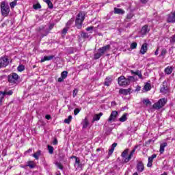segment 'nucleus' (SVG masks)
I'll use <instances>...</instances> for the list:
<instances>
[{
	"mask_svg": "<svg viewBox=\"0 0 175 175\" xmlns=\"http://www.w3.org/2000/svg\"><path fill=\"white\" fill-rule=\"evenodd\" d=\"M1 15L3 17H8L9 16V13H10V7L9 4L6 3V1H2L0 5Z\"/></svg>",
	"mask_w": 175,
	"mask_h": 175,
	"instance_id": "1",
	"label": "nucleus"
},
{
	"mask_svg": "<svg viewBox=\"0 0 175 175\" xmlns=\"http://www.w3.org/2000/svg\"><path fill=\"white\" fill-rule=\"evenodd\" d=\"M85 17V14L84 12H79L75 20V25L78 29H80L83 25V21H84V18Z\"/></svg>",
	"mask_w": 175,
	"mask_h": 175,
	"instance_id": "2",
	"label": "nucleus"
},
{
	"mask_svg": "<svg viewBox=\"0 0 175 175\" xmlns=\"http://www.w3.org/2000/svg\"><path fill=\"white\" fill-rule=\"evenodd\" d=\"M167 103V99L165 98H163L159 99L156 103L153 105V109H156V110H159V109H162L165 105Z\"/></svg>",
	"mask_w": 175,
	"mask_h": 175,
	"instance_id": "3",
	"label": "nucleus"
},
{
	"mask_svg": "<svg viewBox=\"0 0 175 175\" xmlns=\"http://www.w3.org/2000/svg\"><path fill=\"white\" fill-rule=\"evenodd\" d=\"M118 84L121 87L129 85V81L124 76H120L118 78Z\"/></svg>",
	"mask_w": 175,
	"mask_h": 175,
	"instance_id": "4",
	"label": "nucleus"
},
{
	"mask_svg": "<svg viewBox=\"0 0 175 175\" xmlns=\"http://www.w3.org/2000/svg\"><path fill=\"white\" fill-rule=\"evenodd\" d=\"M18 80V75L16 72H13L8 75V81L9 83H12L13 84H15L16 81Z\"/></svg>",
	"mask_w": 175,
	"mask_h": 175,
	"instance_id": "5",
	"label": "nucleus"
},
{
	"mask_svg": "<svg viewBox=\"0 0 175 175\" xmlns=\"http://www.w3.org/2000/svg\"><path fill=\"white\" fill-rule=\"evenodd\" d=\"M9 65V59L6 57L0 58V69L1 68H6Z\"/></svg>",
	"mask_w": 175,
	"mask_h": 175,
	"instance_id": "6",
	"label": "nucleus"
},
{
	"mask_svg": "<svg viewBox=\"0 0 175 175\" xmlns=\"http://www.w3.org/2000/svg\"><path fill=\"white\" fill-rule=\"evenodd\" d=\"M136 148H137V146H135L132 151L130 152V154H129V156L127 157H125V159H124V163H128V162H129V161H131V159H132V157H133V154H135V152H136Z\"/></svg>",
	"mask_w": 175,
	"mask_h": 175,
	"instance_id": "7",
	"label": "nucleus"
},
{
	"mask_svg": "<svg viewBox=\"0 0 175 175\" xmlns=\"http://www.w3.org/2000/svg\"><path fill=\"white\" fill-rule=\"evenodd\" d=\"M75 163L74 164V166L75 167L76 170H83V165L81 164V162L80 161V159H79L77 157H75Z\"/></svg>",
	"mask_w": 175,
	"mask_h": 175,
	"instance_id": "8",
	"label": "nucleus"
},
{
	"mask_svg": "<svg viewBox=\"0 0 175 175\" xmlns=\"http://www.w3.org/2000/svg\"><path fill=\"white\" fill-rule=\"evenodd\" d=\"M167 23H175V10L167 16Z\"/></svg>",
	"mask_w": 175,
	"mask_h": 175,
	"instance_id": "9",
	"label": "nucleus"
},
{
	"mask_svg": "<svg viewBox=\"0 0 175 175\" xmlns=\"http://www.w3.org/2000/svg\"><path fill=\"white\" fill-rule=\"evenodd\" d=\"M118 116V112L117 111H113L108 119V122H111V121L113 122L116 121V118H117Z\"/></svg>",
	"mask_w": 175,
	"mask_h": 175,
	"instance_id": "10",
	"label": "nucleus"
},
{
	"mask_svg": "<svg viewBox=\"0 0 175 175\" xmlns=\"http://www.w3.org/2000/svg\"><path fill=\"white\" fill-rule=\"evenodd\" d=\"M148 50V44L145 42L142 45L140 53L141 54L144 55L145 53H147Z\"/></svg>",
	"mask_w": 175,
	"mask_h": 175,
	"instance_id": "11",
	"label": "nucleus"
},
{
	"mask_svg": "<svg viewBox=\"0 0 175 175\" xmlns=\"http://www.w3.org/2000/svg\"><path fill=\"white\" fill-rule=\"evenodd\" d=\"M144 170V164L143 162L139 161L137 164V171L138 173H142Z\"/></svg>",
	"mask_w": 175,
	"mask_h": 175,
	"instance_id": "12",
	"label": "nucleus"
},
{
	"mask_svg": "<svg viewBox=\"0 0 175 175\" xmlns=\"http://www.w3.org/2000/svg\"><path fill=\"white\" fill-rule=\"evenodd\" d=\"M155 158H157V154H152L151 157H148V162L147 164V167H151V166H152V161H154V159H155Z\"/></svg>",
	"mask_w": 175,
	"mask_h": 175,
	"instance_id": "13",
	"label": "nucleus"
},
{
	"mask_svg": "<svg viewBox=\"0 0 175 175\" xmlns=\"http://www.w3.org/2000/svg\"><path fill=\"white\" fill-rule=\"evenodd\" d=\"M131 88H129V89H120L119 90V94H120V95H124V96H126V95H129V94H131Z\"/></svg>",
	"mask_w": 175,
	"mask_h": 175,
	"instance_id": "14",
	"label": "nucleus"
},
{
	"mask_svg": "<svg viewBox=\"0 0 175 175\" xmlns=\"http://www.w3.org/2000/svg\"><path fill=\"white\" fill-rule=\"evenodd\" d=\"M150 32V29L148 28V25H144L141 29V34L144 36V35H147Z\"/></svg>",
	"mask_w": 175,
	"mask_h": 175,
	"instance_id": "15",
	"label": "nucleus"
},
{
	"mask_svg": "<svg viewBox=\"0 0 175 175\" xmlns=\"http://www.w3.org/2000/svg\"><path fill=\"white\" fill-rule=\"evenodd\" d=\"M110 49H111V47L110 46V44H108L100 48L99 50L101 51V54H105V53L109 51Z\"/></svg>",
	"mask_w": 175,
	"mask_h": 175,
	"instance_id": "16",
	"label": "nucleus"
},
{
	"mask_svg": "<svg viewBox=\"0 0 175 175\" xmlns=\"http://www.w3.org/2000/svg\"><path fill=\"white\" fill-rule=\"evenodd\" d=\"M103 116V113L100 112L98 114H96L93 117L92 122H95V121H99L100 120V117Z\"/></svg>",
	"mask_w": 175,
	"mask_h": 175,
	"instance_id": "17",
	"label": "nucleus"
},
{
	"mask_svg": "<svg viewBox=\"0 0 175 175\" xmlns=\"http://www.w3.org/2000/svg\"><path fill=\"white\" fill-rule=\"evenodd\" d=\"M114 13L115 14H125V11L121 8H114Z\"/></svg>",
	"mask_w": 175,
	"mask_h": 175,
	"instance_id": "18",
	"label": "nucleus"
},
{
	"mask_svg": "<svg viewBox=\"0 0 175 175\" xmlns=\"http://www.w3.org/2000/svg\"><path fill=\"white\" fill-rule=\"evenodd\" d=\"M165 147H167V143L164 142L161 144L160 145V154H163L164 151H165Z\"/></svg>",
	"mask_w": 175,
	"mask_h": 175,
	"instance_id": "19",
	"label": "nucleus"
},
{
	"mask_svg": "<svg viewBox=\"0 0 175 175\" xmlns=\"http://www.w3.org/2000/svg\"><path fill=\"white\" fill-rule=\"evenodd\" d=\"M38 31L41 33L42 38H44V36H47V35L49 34V31H44V27H39ZM43 32H44V34H43Z\"/></svg>",
	"mask_w": 175,
	"mask_h": 175,
	"instance_id": "20",
	"label": "nucleus"
},
{
	"mask_svg": "<svg viewBox=\"0 0 175 175\" xmlns=\"http://www.w3.org/2000/svg\"><path fill=\"white\" fill-rule=\"evenodd\" d=\"M131 74L135 75V76H138L139 79H143V75H142V72L140 70H137V71H131Z\"/></svg>",
	"mask_w": 175,
	"mask_h": 175,
	"instance_id": "21",
	"label": "nucleus"
},
{
	"mask_svg": "<svg viewBox=\"0 0 175 175\" xmlns=\"http://www.w3.org/2000/svg\"><path fill=\"white\" fill-rule=\"evenodd\" d=\"M126 120H128V113H124L122 117L120 118H119V121H120V122H125V121H126Z\"/></svg>",
	"mask_w": 175,
	"mask_h": 175,
	"instance_id": "22",
	"label": "nucleus"
},
{
	"mask_svg": "<svg viewBox=\"0 0 175 175\" xmlns=\"http://www.w3.org/2000/svg\"><path fill=\"white\" fill-rule=\"evenodd\" d=\"M54 58V55H50V56H44L42 59L41 62H44L45 61H51Z\"/></svg>",
	"mask_w": 175,
	"mask_h": 175,
	"instance_id": "23",
	"label": "nucleus"
},
{
	"mask_svg": "<svg viewBox=\"0 0 175 175\" xmlns=\"http://www.w3.org/2000/svg\"><path fill=\"white\" fill-rule=\"evenodd\" d=\"M128 152H129V149H125L121 154L122 158L125 159V158H128Z\"/></svg>",
	"mask_w": 175,
	"mask_h": 175,
	"instance_id": "24",
	"label": "nucleus"
},
{
	"mask_svg": "<svg viewBox=\"0 0 175 175\" xmlns=\"http://www.w3.org/2000/svg\"><path fill=\"white\" fill-rule=\"evenodd\" d=\"M41 154H42V151L38 150L34 154H33L32 157H33V158H35V159L38 161V159H39V156L41 155Z\"/></svg>",
	"mask_w": 175,
	"mask_h": 175,
	"instance_id": "25",
	"label": "nucleus"
},
{
	"mask_svg": "<svg viewBox=\"0 0 175 175\" xmlns=\"http://www.w3.org/2000/svg\"><path fill=\"white\" fill-rule=\"evenodd\" d=\"M102 55H103V53H102L101 51L98 49V53L94 55V59H99Z\"/></svg>",
	"mask_w": 175,
	"mask_h": 175,
	"instance_id": "26",
	"label": "nucleus"
},
{
	"mask_svg": "<svg viewBox=\"0 0 175 175\" xmlns=\"http://www.w3.org/2000/svg\"><path fill=\"white\" fill-rule=\"evenodd\" d=\"M43 1L48 5L49 9H53V8H54L53 3H51V0H43Z\"/></svg>",
	"mask_w": 175,
	"mask_h": 175,
	"instance_id": "27",
	"label": "nucleus"
},
{
	"mask_svg": "<svg viewBox=\"0 0 175 175\" xmlns=\"http://www.w3.org/2000/svg\"><path fill=\"white\" fill-rule=\"evenodd\" d=\"M172 72H173V68L172 67L168 66L165 69V73L166 75H170Z\"/></svg>",
	"mask_w": 175,
	"mask_h": 175,
	"instance_id": "28",
	"label": "nucleus"
},
{
	"mask_svg": "<svg viewBox=\"0 0 175 175\" xmlns=\"http://www.w3.org/2000/svg\"><path fill=\"white\" fill-rule=\"evenodd\" d=\"M83 129H85V128H88V120L87 118H85V120L82 122Z\"/></svg>",
	"mask_w": 175,
	"mask_h": 175,
	"instance_id": "29",
	"label": "nucleus"
},
{
	"mask_svg": "<svg viewBox=\"0 0 175 175\" xmlns=\"http://www.w3.org/2000/svg\"><path fill=\"white\" fill-rule=\"evenodd\" d=\"M112 79L111 78H106L105 81V85H107V87H109L110 84H111Z\"/></svg>",
	"mask_w": 175,
	"mask_h": 175,
	"instance_id": "30",
	"label": "nucleus"
},
{
	"mask_svg": "<svg viewBox=\"0 0 175 175\" xmlns=\"http://www.w3.org/2000/svg\"><path fill=\"white\" fill-rule=\"evenodd\" d=\"M144 90L145 91H150V90H151V84H150L149 83H147L146 84H145L144 87Z\"/></svg>",
	"mask_w": 175,
	"mask_h": 175,
	"instance_id": "31",
	"label": "nucleus"
},
{
	"mask_svg": "<svg viewBox=\"0 0 175 175\" xmlns=\"http://www.w3.org/2000/svg\"><path fill=\"white\" fill-rule=\"evenodd\" d=\"M160 91L162 94H167L169 91V89L167 88V87L163 86L161 88Z\"/></svg>",
	"mask_w": 175,
	"mask_h": 175,
	"instance_id": "32",
	"label": "nucleus"
},
{
	"mask_svg": "<svg viewBox=\"0 0 175 175\" xmlns=\"http://www.w3.org/2000/svg\"><path fill=\"white\" fill-rule=\"evenodd\" d=\"M167 53V50L164 48L161 50V53L160 55L161 57H163L165 58Z\"/></svg>",
	"mask_w": 175,
	"mask_h": 175,
	"instance_id": "33",
	"label": "nucleus"
},
{
	"mask_svg": "<svg viewBox=\"0 0 175 175\" xmlns=\"http://www.w3.org/2000/svg\"><path fill=\"white\" fill-rule=\"evenodd\" d=\"M72 116H69L68 118L64 120V122L65 124H70V122H72Z\"/></svg>",
	"mask_w": 175,
	"mask_h": 175,
	"instance_id": "34",
	"label": "nucleus"
},
{
	"mask_svg": "<svg viewBox=\"0 0 175 175\" xmlns=\"http://www.w3.org/2000/svg\"><path fill=\"white\" fill-rule=\"evenodd\" d=\"M126 80H128L129 85V84H131V81H135V77H133V76H129L126 78Z\"/></svg>",
	"mask_w": 175,
	"mask_h": 175,
	"instance_id": "35",
	"label": "nucleus"
},
{
	"mask_svg": "<svg viewBox=\"0 0 175 175\" xmlns=\"http://www.w3.org/2000/svg\"><path fill=\"white\" fill-rule=\"evenodd\" d=\"M61 77H62L63 79H66L68 77V71H63L61 73Z\"/></svg>",
	"mask_w": 175,
	"mask_h": 175,
	"instance_id": "36",
	"label": "nucleus"
},
{
	"mask_svg": "<svg viewBox=\"0 0 175 175\" xmlns=\"http://www.w3.org/2000/svg\"><path fill=\"white\" fill-rule=\"evenodd\" d=\"M25 67L24 66V65H20L17 68L18 72H23L25 70Z\"/></svg>",
	"mask_w": 175,
	"mask_h": 175,
	"instance_id": "37",
	"label": "nucleus"
},
{
	"mask_svg": "<svg viewBox=\"0 0 175 175\" xmlns=\"http://www.w3.org/2000/svg\"><path fill=\"white\" fill-rule=\"evenodd\" d=\"M74 21H75L74 18H71L70 21H68V23H66L67 28H69V27L73 24Z\"/></svg>",
	"mask_w": 175,
	"mask_h": 175,
	"instance_id": "38",
	"label": "nucleus"
},
{
	"mask_svg": "<svg viewBox=\"0 0 175 175\" xmlns=\"http://www.w3.org/2000/svg\"><path fill=\"white\" fill-rule=\"evenodd\" d=\"M33 9L36 10H38V9H42V5H40V3H38L36 4H34L33 5Z\"/></svg>",
	"mask_w": 175,
	"mask_h": 175,
	"instance_id": "39",
	"label": "nucleus"
},
{
	"mask_svg": "<svg viewBox=\"0 0 175 175\" xmlns=\"http://www.w3.org/2000/svg\"><path fill=\"white\" fill-rule=\"evenodd\" d=\"M48 150H49V154L54 153V148L50 145H48Z\"/></svg>",
	"mask_w": 175,
	"mask_h": 175,
	"instance_id": "40",
	"label": "nucleus"
},
{
	"mask_svg": "<svg viewBox=\"0 0 175 175\" xmlns=\"http://www.w3.org/2000/svg\"><path fill=\"white\" fill-rule=\"evenodd\" d=\"M143 103L144 105H146V106H148V105H151V101L148 99H144Z\"/></svg>",
	"mask_w": 175,
	"mask_h": 175,
	"instance_id": "41",
	"label": "nucleus"
},
{
	"mask_svg": "<svg viewBox=\"0 0 175 175\" xmlns=\"http://www.w3.org/2000/svg\"><path fill=\"white\" fill-rule=\"evenodd\" d=\"M17 5V1H12L10 3L11 9H14V7Z\"/></svg>",
	"mask_w": 175,
	"mask_h": 175,
	"instance_id": "42",
	"label": "nucleus"
},
{
	"mask_svg": "<svg viewBox=\"0 0 175 175\" xmlns=\"http://www.w3.org/2000/svg\"><path fill=\"white\" fill-rule=\"evenodd\" d=\"M136 47H137V42L131 43V50H135V49H136Z\"/></svg>",
	"mask_w": 175,
	"mask_h": 175,
	"instance_id": "43",
	"label": "nucleus"
},
{
	"mask_svg": "<svg viewBox=\"0 0 175 175\" xmlns=\"http://www.w3.org/2000/svg\"><path fill=\"white\" fill-rule=\"evenodd\" d=\"M133 17V13L132 12L129 13L126 16L127 20H132Z\"/></svg>",
	"mask_w": 175,
	"mask_h": 175,
	"instance_id": "44",
	"label": "nucleus"
},
{
	"mask_svg": "<svg viewBox=\"0 0 175 175\" xmlns=\"http://www.w3.org/2000/svg\"><path fill=\"white\" fill-rule=\"evenodd\" d=\"M27 166H29V167H30L31 169H33V167H35V164L33 163L31 161H29Z\"/></svg>",
	"mask_w": 175,
	"mask_h": 175,
	"instance_id": "45",
	"label": "nucleus"
},
{
	"mask_svg": "<svg viewBox=\"0 0 175 175\" xmlns=\"http://www.w3.org/2000/svg\"><path fill=\"white\" fill-rule=\"evenodd\" d=\"M77 92H79V90L77 89H75L72 92V96L73 98H76V96L77 95Z\"/></svg>",
	"mask_w": 175,
	"mask_h": 175,
	"instance_id": "46",
	"label": "nucleus"
},
{
	"mask_svg": "<svg viewBox=\"0 0 175 175\" xmlns=\"http://www.w3.org/2000/svg\"><path fill=\"white\" fill-rule=\"evenodd\" d=\"M68 29H69V28H68V27H66V28L63 29V30H62V35L66 34L67 32H68Z\"/></svg>",
	"mask_w": 175,
	"mask_h": 175,
	"instance_id": "47",
	"label": "nucleus"
},
{
	"mask_svg": "<svg viewBox=\"0 0 175 175\" xmlns=\"http://www.w3.org/2000/svg\"><path fill=\"white\" fill-rule=\"evenodd\" d=\"M79 113H80V109H79V108H76V109L74 110V114H75V116H77Z\"/></svg>",
	"mask_w": 175,
	"mask_h": 175,
	"instance_id": "48",
	"label": "nucleus"
},
{
	"mask_svg": "<svg viewBox=\"0 0 175 175\" xmlns=\"http://www.w3.org/2000/svg\"><path fill=\"white\" fill-rule=\"evenodd\" d=\"M113 152H114V149L110 148L108 152L109 157H111V155H113Z\"/></svg>",
	"mask_w": 175,
	"mask_h": 175,
	"instance_id": "49",
	"label": "nucleus"
},
{
	"mask_svg": "<svg viewBox=\"0 0 175 175\" xmlns=\"http://www.w3.org/2000/svg\"><path fill=\"white\" fill-rule=\"evenodd\" d=\"M57 166L59 169H60V170H62L64 169V167L62 166V165L59 163H57Z\"/></svg>",
	"mask_w": 175,
	"mask_h": 175,
	"instance_id": "50",
	"label": "nucleus"
},
{
	"mask_svg": "<svg viewBox=\"0 0 175 175\" xmlns=\"http://www.w3.org/2000/svg\"><path fill=\"white\" fill-rule=\"evenodd\" d=\"M82 38H88V33L83 32L81 33Z\"/></svg>",
	"mask_w": 175,
	"mask_h": 175,
	"instance_id": "51",
	"label": "nucleus"
},
{
	"mask_svg": "<svg viewBox=\"0 0 175 175\" xmlns=\"http://www.w3.org/2000/svg\"><path fill=\"white\" fill-rule=\"evenodd\" d=\"M5 94L8 96L13 95V90H9L8 92H5Z\"/></svg>",
	"mask_w": 175,
	"mask_h": 175,
	"instance_id": "52",
	"label": "nucleus"
},
{
	"mask_svg": "<svg viewBox=\"0 0 175 175\" xmlns=\"http://www.w3.org/2000/svg\"><path fill=\"white\" fill-rule=\"evenodd\" d=\"M53 144L54 146H57V144H58V140L57 139V138H55L53 142Z\"/></svg>",
	"mask_w": 175,
	"mask_h": 175,
	"instance_id": "53",
	"label": "nucleus"
},
{
	"mask_svg": "<svg viewBox=\"0 0 175 175\" xmlns=\"http://www.w3.org/2000/svg\"><path fill=\"white\" fill-rule=\"evenodd\" d=\"M92 29H94V27L90 26L86 28V31H92Z\"/></svg>",
	"mask_w": 175,
	"mask_h": 175,
	"instance_id": "54",
	"label": "nucleus"
},
{
	"mask_svg": "<svg viewBox=\"0 0 175 175\" xmlns=\"http://www.w3.org/2000/svg\"><path fill=\"white\" fill-rule=\"evenodd\" d=\"M64 80H65V79L62 77H61L58 78L57 81L59 83H62V81H64Z\"/></svg>",
	"mask_w": 175,
	"mask_h": 175,
	"instance_id": "55",
	"label": "nucleus"
},
{
	"mask_svg": "<svg viewBox=\"0 0 175 175\" xmlns=\"http://www.w3.org/2000/svg\"><path fill=\"white\" fill-rule=\"evenodd\" d=\"M5 98V97L3 96H2L1 98H0V106H2V102L3 100V99Z\"/></svg>",
	"mask_w": 175,
	"mask_h": 175,
	"instance_id": "56",
	"label": "nucleus"
},
{
	"mask_svg": "<svg viewBox=\"0 0 175 175\" xmlns=\"http://www.w3.org/2000/svg\"><path fill=\"white\" fill-rule=\"evenodd\" d=\"M31 152H32V148L27 150L26 152H25V154H29Z\"/></svg>",
	"mask_w": 175,
	"mask_h": 175,
	"instance_id": "57",
	"label": "nucleus"
},
{
	"mask_svg": "<svg viewBox=\"0 0 175 175\" xmlns=\"http://www.w3.org/2000/svg\"><path fill=\"white\" fill-rule=\"evenodd\" d=\"M117 147V143H113L111 147V148H113L114 150Z\"/></svg>",
	"mask_w": 175,
	"mask_h": 175,
	"instance_id": "58",
	"label": "nucleus"
},
{
	"mask_svg": "<svg viewBox=\"0 0 175 175\" xmlns=\"http://www.w3.org/2000/svg\"><path fill=\"white\" fill-rule=\"evenodd\" d=\"M3 95V96L5 97V95H6V91H4V92H2V91H0V95Z\"/></svg>",
	"mask_w": 175,
	"mask_h": 175,
	"instance_id": "59",
	"label": "nucleus"
},
{
	"mask_svg": "<svg viewBox=\"0 0 175 175\" xmlns=\"http://www.w3.org/2000/svg\"><path fill=\"white\" fill-rule=\"evenodd\" d=\"M159 54V48H157L156 51L154 52V55H158Z\"/></svg>",
	"mask_w": 175,
	"mask_h": 175,
	"instance_id": "60",
	"label": "nucleus"
},
{
	"mask_svg": "<svg viewBox=\"0 0 175 175\" xmlns=\"http://www.w3.org/2000/svg\"><path fill=\"white\" fill-rule=\"evenodd\" d=\"M142 3H147L148 2V0H140Z\"/></svg>",
	"mask_w": 175,
	"mask_h": 175,
	"instance_id": "61",
	"label": "nucleus"
},
{
	"mask_svg": "<svg viewBox=\"0 0 175 175\" xmlns=\"http://www.w3.org/2000/svg\"><path fill=\"white\" fill-rule=\"evenodd\" d=\"M45 118H46V120H50V119L51 118V116L50 115H46V116H45Z\"/></svg>",
	"mask_w": 175,
	"mask_h": 175,
	"instance_id": "62",
	"label": "nucleus"
},
{
	"mask_svg": "<svg viewBox=\"0 0 175 175\" xmlns=\"http://www.w3.org/2000/svg\"><path fill=\"white\" fill-rule=\"evenodd\" d=\"M69 54H73L75 51L73 50L68 51Z\"/></svg>",
	"mask_w": 175,
	"mask_h": 175,
	"instance_id": "63",
	"label": "nucleus"
},
{
	"mask_svg": "<svg viewBox=\"0 0 175 175\" xmlns=\"http://www.w3.org/2000/svg\"><path fill=\"white\" fill-rule=\"evenodd\" d=\"M133 175H139V174H137V172H135Z\"/></svg>",
	"mask_w": 175,
	"mask_h": 175,
	"instance_id": "64",
	"label": "nucleus"
}]
</instances>
